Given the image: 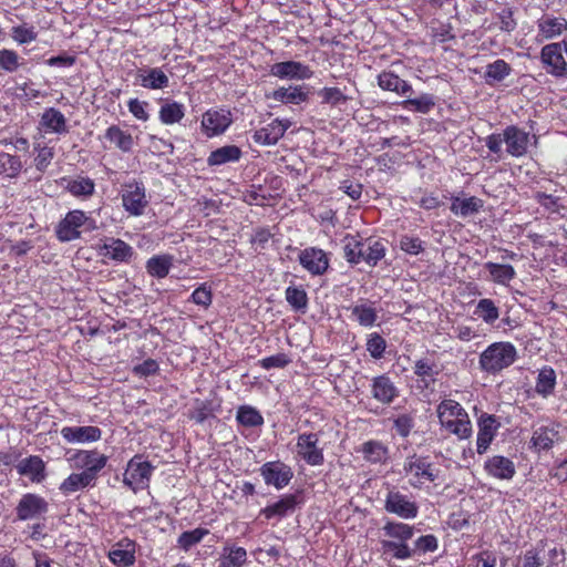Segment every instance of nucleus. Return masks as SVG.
<instances>
[{"label":"nucleus","mask_w":567,"mask_h":567,"mask_svg":"<svg viewBox=\"0 0 567 567\" xmlns=\"http://www.w3.org/2000/svg\"><path fill=\"white\" fill-rule=\"evenodd\" d=\"M439 420L446 430L458 439H468L472 435V425L468 414L454 400H443L436 409Z\"/></svg>","instance_id":"nucleus-1"},{"label":"nucleus","mask_w":567,"mask_h":567,"mask_svg":"<svg viewBox=\"0 0 567 567\" xmlns=\"http://www.w3.org/2000/svg\"><path fill=\"white\" fill-rule=\"evenodd\" d=\"M517 358L516 348L509 342H495L480 355V367L487 373H497L512 365Z\"/></svg>","instance_id":"nucleus-2"},{"label":"nucleus","mask_w":567,"mask_h":567,"mask_svg":"<svg viewBox=\"0 0 567 567\" xmlns=\"http://www.w3.org/2000/svg\"><path fill=\"white\" fill-rule=\"evenodd\" d=\"M81 227L85 231H91L96 229V223L82 210L69 212L58 225L56 236L61 241H72L80 237Z\"/></svg>","instance_id":"nucleus-3"},{"label":"nucleus","mask_w":567,"mask_h":567,"mask_svg":"<svg viewBox=\"0 0 567 567\" xmlns=\"http://www.w3.org/2000/svg\"><path fill=\"white\" fill-rule=\"evenodd\" d=\"M122 202L126 212L133 216H141L148 204L143 184L138 182L126 184Z\"/></svg>","instance_id":"nucleus-4"},{"label":"nucleus","mask_w":567,"mask_h":567,"mask_svg":"<svg viewBox=\"0 0 567 567\" xmlns=\"http://www.w3.org/2000/svg\"><path fill=\"white\" fill-rule=\"evenodd\" d=\"M540 58L549 74L556 78H567V63L563 55L561 43H549L543 47Z\"/></svg>","instance_id":"nucleus-5"},{"label":"nucleus","mask_w":567,"mask_h":567,"mask_svg":"<svg viewBox=\"0 0 567 567\" xmlns=\"http://www.w3.org/2000/svg\"><path fill=\"white\" fill-rule=\"evenodd\" d=\"M260 474L267 485L277 489L286 487L293 477L292 470L280 461L267 462L260 467Z\"/></svg>","instance_id":"nucleus-6"},{"label":"nucleus","mask_w":567,"mask_h":567,"mask_svg":"<svg viewBox=\"0 0 567 567\" xmlns=\"http://www.w3.org/2000/svg\"><path fill=\"white\" fill-rule=\"evenodd\" d=\"M319 435L317 433L299 434L297 440L298 454L309 465H321L324 461L323 452L318 447Z\"/></svg>","instance_id":"nucleus-7"},{"label":"nucleus","mask_w":567,"mask_h":567,"mask_svg":"<svg viewBox=\"0 0 567 567\" xmlns=\"http://www.w3.org/2000/svg\"><path fill=\"white\" fill-rule=\"evenodd\" d=\"M48 502L43 497L32 493L24 494L16 507L17 517L20 520L38 518L48 513Z\"/></svg>","instance_id":"nucleus-8"},{"label":"nucleus","mask_w":567,"mask_h":567,"mask_svg":"<svg viewBox=\"0 0 567 567\" xmlns=\"http://www.w3.org/2000/svg\"><path fill=\"white\" fill-rule=\"evenodd\" d=\"M298 260L300 265L312 276H321L329 268V258L327 254L317 247H308L299 252Z\"/></svg>","instance_id":"nucleus-9"},{"label":"nucleus","mask_w":567,"mask_h":567,"mask_svg":"<svg viewBox=\"0 0 567 567\" xmlns=\"http://www.w3.org/2000/svg\"><path fill=\"white\" fill-rule=\"evenodd\" d=\"M403 470L406 474L413 475L416 483L422 484L424 481L434 482L437 478L439 471L433 468L427 457L413 454L406 457Z\"/></svg>","instance_id":"nucleus-10"},{"label":"nucleus","mask_w":567,"mask_h":567,"mask_svg":"<svg viewBox=\"0 0 567 567\" xmlns=\"http://www.w3.org/2000/svg\"><path fill=\"white\" fill-rule=\"evenodd\" d=\"M231 113L228 110H208L203 114L202 127L207 136L224 133L231 124Z\"/></svg>","instance_id":"nucleus-11"},{"label":"nucleus","mask_w":567,"mask_h":567,"mask_svg":"<svg viewBox=\"0 0 567 567\" xmlns=\"http://www.w3.org/2000/svg\"><path fill=\"white\" fill-rule=\"evenodd\" d=\"M384 508L389 513L396 514L402 518H414L417 515V505L411 502L406 495L398 491H390L386 495Z\"/></svg>","instance_id":"nucleus-12"},{"label":"nucleus","mask_w":567,"mask_h":567,"mask_svg":"<svg viewBox=\"0 0 567 567\" xmlns=\"http://www.w3.org/2000/svg\"><path fill=\"white\" fill-rule=\"evenodd\" d=\"M73 460L78 468H83V472L97 480L99 473L106 465L107 456L97 451H79Z\"/></svg>","instance_id":"nucleus-13"},{"label":"nucleus","mask_w":567,"mask_h":567,"mask_svg":"<svg viewBox=\"0 0 567 567\" xmlns=\"http://www.w3.org/2000/svg\"><path fill=\"white\" fill-rule=\"evenodd\" d=\"M270 74L279 79L306 80L310 79L313 72L301 62L285 61L271 65Z\"/></svg>","instance_id":"nucleus-14"},{"label":"nucleus","mask_w":567,"mask_h":567,"mask_svg":"<svg viewBox=\"0 0 567 567\" xmlns=\"http://www.w3.org/2000/svg\"><path fill=\"white\" fill-rule=\"evenodd\" d=\"M300 503V493L286 494L281 496L276 503L262 508L260 511V515L265 516L267 519H271L274 517L284 518L292 514Z\"/></svg>","instance_id":"nucleus-15"},{"label":"nucleus","mask_w":567,"mask_h":567,"mask_svg":"<svg viewBox=\"0 0 567 567\" xmlns=\"http://www.w3.org/2000/svg\"><path fill=\"white\" fill-rule=\"evenodd\" d=\"M504 141L507 153L512 156L519 157L527 152L529 136L528 133L512 125L504 130Z\"/></svg>","instance_id":"nucleus-16"},{"label":"nucleus","mask_w":567,"mask_h":567,"mask_svg":"<svg viewBox=\"0 0 567 567\" xmlns=\"http://www.w3.org/2000/svg\"><path fill=\"white\" fill-rule=\"evenodd\" d=\"M371 393L377 401L383 404H391L399 396L398 388L385 374L372 379Z\"/></svg>","instance_id":"nucleus-17"},{"label":"nucleus","mask_w":567,"mask_h":567,"mask_svg":"<svg viewBox=\"0 0 567 567\" xmlns=\"http://www.w3.org/2000/svg\"><path fill=\"white\" fill-rule=\"evenodd\" d=\"M62 437L69 443H89L101 439L102 431L97 426H64Z\"/></svg>","instance_id":"nucleus-18"},{"label":"nucleus","mask_w":567,"mask_h":567,"mask_svg":"<svg viewBox=\"0 0 567 567\" xmlns=\"http://www.w3.org/2000/svg\"><path fill=\"white\" fill-rule=\"evenodd\" d=\"M498 423L494 415L484 414L478 420V433L476 441V450L478 454H484L492 443Z\"/></svg>","instance_id":"nucleus-19"},{"label":"nucleus","mask_w":567,"mask_h":567,"mask_svg":"<svg viewBox=\"0 0 567 567\" xmlns=\"http://www.w3.org/2000/svg\"><path fill=\"white\" fill-rule=\"evenodd\" d=\"M153 466L147 461H142L140 456H134L127 465L124 483L132 486L133 484H143L150 480Z\"/></svg>","instance_id":"nucleus-20"},{"label":"nucleus","mask_w":567,"mask_h":567,"mask_svg":"<svg viewBox=\"0 0 567 567\" xmlns=\"http://www.w3.org/2000/svg\"><path fill=\"white\" fill-rule=\"evenodd\" d=\"M484 468L489 475L499 480H512L516 473L514 462L502 455L489 457L485 462Z\"/></svg>","instance_id":"nucleus-21"},{"label":"nucleus","mask_w":567,"mask_h":567,"mask_svg":"<svg viewBox=\"0 0 567 567\" xmlns=\"http://www.w3.org/2000/svg\"><path fill=\"white\" fill-rule=\"evenodd\" d=\"M18 473L40 483L45 477V464L40 456L31 455L21 460L17 465Z\"/></svg>","instance_id":"nucleus-22"},{"label":"nucleus","mask_w":567,"mask_h":567,"mask_svg":"<svg viewBox=\"0 0 567 567\" xmlns=\"http://www.w3.org/2000/svg\"><path fill=\"white\" fill-rule=\"evenodd\" d=\"M102 249L104 250V257L120 262H127L133 256V248L117 238H106Z\"/></svg>","instance_id":"nucleus-23"},{"label":"nucleus","mask_w":567,"mask_h":567,"mask_svg":"<svg viewBox=\"0 0 567 567\" xmlns=\"http://www.w3.org/2000/svg\"><path fill=\"white\" fill-rule=\"evenodd\" d=\"M378 85L384 91L395 92L401 96H411L413 92L412 86L392 71L381 72L378 76Z\"/></svg>","instance_id":"nucleus-24"},{"label":"nucleus","mask_w":567,"mask_h":567,"mask_svg":"<svg viewBox=\"0 0 567 567\" xmlns=\"http://www.w3.org/2000/svg\"><path fill=\"white\" fill-rule=\"evenodd\" d=\"M452 203L450 206L451 212L463 218L477 214L483 207V200L476 196L467 198H461L458 196H452Z\"/></svg>","instance_id":"nucleus-25"},{"label":"nucleus","mask_w":567,"mask_h":567,"mask_svg":"<svg viewBox=\"0 0 567 567\" xmlns=\"http://www.w3.org/2000/svg\"><path fill=\"white\" fill-rule=\"evenodd\" d=\"M285 135V127L281 126V120L276 118L270 124L254 134V141L262 145H275Z\"/></svg>","instance_id":"nucleus-26"},{"label":"nucleus","mask_w":567,"mask_h":567,"mask_svg":"<svg viewBox=\"0 0 567 567\" xmlns=\"http://www.w3.org/2000/svg\"><path fill=\"white\" fill-rule=\"evenodd\" d=\"M567 30V20L561 17L544 16L538 20L539 35L553 39Z\"/></svg>","instance_id":"nucleus-27"},{"label":"nucleus","mask_w":567,"mask_h":567,"mask_svg":"<svg viewBox=\"0 0 567 567\" xmlns=\"http://www.w3.org/2000/svg\"><path fill=\"white\" fill-rule=\"evenodd\" d=\"M241 150L236 145H225L213 151L208 158L209 166H219L227 163L238 162L241 157Z\"/></svg>","instance_id":"nucleus-28"},{"label":"nucleus","mask_w":567,"mask_h":567,"mask_svg":"<svg viewBox=\"0 0 567 567\" xmlns=\"http://www.w3.org/2000/svg\"><path fill=\"white\" fill-rule=\"evenodd\" d=\"M96 480L85 472L72 473L66 477L60 485V491L68 495L80 489H84L89 486H94Z\"/></svg>","instance_id":"nucleus-29"},{"label":"nucleus","mask_w":567,"mask_h":567,"mask_svg":"<svg viewBox=\"0 0 567 567\" xmlns=\"http://www.w3.org/2000/svg\"><path fill=\"white\" fill-rule=\"evenodd\" d=\"M111 561L118 567H128L135 563V546L134 543L127 540L126 546L120 543L109 553Z\"/></svg>","instance_id":"nucleus-30"},{"label":"nucleus","mask_w":567,"mask_h":567,"mask_svg":"<svg viewBox=\"0 0 567 567\" xmlns=\"http://www.w3.org/2000/svg\"><path fill=\"white\" fill-rule=\"evenodd\" d=\"M138 81L143 87L151 90L165 89L168 86V76L158 68L150 69L147 72H138Z\"/></svg>","instance_id":"nucleus-31"},{"label":"nucleus","mask_w":567,"mask_h":567,"mask_svg":"<svg viewBox=\"0 0 567 567\" xmlns=\"http://www.w3.org/2000/svg\"><path fill=\"white\" fill-rule=\"evenodd\" d=\"M303 89L302 85L279 87L271 93V97L281 103L299 104L308 100V92Z\"/></svg>","instance_id":"nucleus-32"},{"label":"nucleus","mask_w":567,"mask_h":567,"mask_svg":"<svg viewBox=\"0 0 567 567\" xmlns=\"http://www.w3.org/2000/svg\"><path fill=\"white\" fill-rule=\"evenodd\" d=\"M556 386V372L551 367H544L539 370L535 391L543 398H548L554 393Z\"/></svg>","instance_id":"nucleus-33"},{"label":"nucleus","mask_w":567,"mask_h":567,"mask_svg":"<svg viewBox=\"0 0 567 567\" xmlns=\"http://www.w3.org/2000/svg\"><path fill=\"white\" fill-rule=\"evenodd\" d=\"M413 372L416 377L421 378L425 386L434 383L436 375L441 372L439 365L429 358H423L415 361Z\"/></svg>","instance_id":"nucleus-34"},{"label":"nucleus","mask_w":567,"mask_h":567,"mask_svg":"<svg viewBox=\"0 0 567 567\" xmlns=\"http://www.w3.org/2000/svg\"><path fill=\"white\" fill-rule=\"evenodd\" d=\"M41 125L53 133H65L66 121L64 115L56 109H47L41 116Z\"/></svg>","instance_id":"nucleus-35"},{"label":"nucleus","mask_w":567,"mask_h":567,"mask_svg":"<svg viewBox=\"0 0 567 567\" xmlns=\"http://www.w3.org/2000/svg\"><path fill=\"white\" fill-rule=\"evenodd\" d=\"M484 267L489 272V279L497 285H508L516 276V271L512 265L488 261Z\"/></svg>","instance_id":"nucleus-36"},{"label":"nucleus","mask_w":567,"mask_h":567,"mask_svg":"<svg viewBox=\"0 0 567 567\" xmlns=\"http://www.w3.org/2000/svg\"><path fill=\"white\" fill-rule=\"evenodd\" d=\"M557 439L558 431L555 426H542L534 431L532 442L537 450L547 451Z\"/></svg>","instance_id":"nucleus-37"},{"label":"nucleus","mask_w":567,"mask_h":567,"mask_svg":"<svg viewBox=\"0 0 567 567\" xmlns=\"http://www.w3.org/2000/svg\"><path fill=\"white\" fill-rule=\"evenodd\" d=\"M173 266V257L169 255H158L150 258L146 262L147 272L156 278H165Z\"/></svg>","instance_id":"nucleus-38"},{"label":"nucleus","mask_w":567,"mask_h":567,"mask_svg":"<svg viewBox=\"0 0 567 567\" xmlns=\"http://www.w3.org/2000/svg\"><path fill=\"white\" fill-rule=\"evenodd\" d=\"M512 68L507 62L502 59L494 61L486 65V70L484 73L485 82L489 85L503 81L507 75H509Z\"/></svg>","instance_id":"nucleus-39"},{"label":"nucleus","mask_w":567,"mask_h":567,"mask_svg":"<svg viewBox=\"0 0 567 567\" xmlns=\"http://www.w3.org/2000/svg\"><path fill=\"white\" fill-rule=\"evenodd\" d=\"M247 560V551L243 547H224L219 567H241Z\"/></svg>","instance_id":"nucleus-40"},{"label":"nucleus","mask_w":567,"mask_h":567,"mask_svg":"<svg viewBox=\"0 0 567 567\" xmlns=\"http://www.w3.org/2000/svg\"><path fill=\"white\" fill-rule=\"evenodd\" d=\"M66 189L75 197H90L95 189L94 182L84 176L68 181Z\"/></svg>","instance_id":"nucleus-41"},{"label":"nucleus","mask_w":567,"mask_h":567,"mask_svg":"<svg viewBox=\"0 0 567 567\" xmlns=\"http://www.w3.org/2000/svg\"><path fill=\"white\" fill-rule=\"evenodd\" d=\"M236 420L240 425L246 427H256L262 425L264 423V417L260 412L250 405L239 406L236 414Z\"/></svg>","instance_id":"nucleus-42"},{"label":"nucleus","mask_w":567,"mask_h":567,"mask_svg":"<svg viewBox=\"0 0 567 567\" xmlns=\"http://www.w3.org/2000/svg\"><path fill=\"white\" fill-rule=\"evenodd\" d=\"M105 137L123 152H130L133 147L132 135L122 131L116 125L107 128Z\"/></svg>","instance_id":"nucleus-43"},{"label":"nucleus","mask_w":567,"mask_h":567,"mask_svg":"<svg viewBox=\"0 0 567 567\" xmlns=\"http://www.w3.org/2000/svg\"><path fill=\"white\" fill-rule=\"evenodd\" d=\"M474 315L485 323L493 324L499 317V310L492 299H481L477 302Z\"/></svg>","instance_id":"nucleus-44"},{"label":"nucleus","mask_w":567,"mask_h":567,"mask_svg":"<svg viewBox=\"0 0 567 567\" xmlns=\"http://www.w3.org/2000/svg\"><path fill=\"white\" fill-rule=\"evenodd\" d=\"M362 257L361 261H365L370 266H375L385 255L383 244L378 240L362 243Z\"/></svg>","instance_id":"nucleus-45"},{"label":"nucleus","mask_w":567,"mask_h":567,"mask_svg":"<svg viewBox=\"0 0 567 567\" xmlns=\"http://www.w3.org/2000/svg\"><path fill=\"white\" fill-rule=\"evenodd\" d=\"M184 105L177 102L165 103L159 110V120L164 124L178 123L184 117Z\"/></svg>","instance_id":"nucleus-46"},{"label":"nucleus","mask_w":567,"mask_h":567,"mask_svg":"<svg viewBox=\"0 0 567 567\" xmlns=\"http://www.w3.org/2000/svg\"><path fill=\"white\" fill-rule=\"evenodd\" d=\"M287 302L296 310L305 312L308 307V296L303 288L289 286L285 292Z\"/></svg>","instance_id":"nucleus-47"},{"label":"nucleus","mask_w":567,"mask_h":567,"mask_svg":"<svg viewBox=\"0 0 567 567\" xmlns=\"http://www.w3.org/2000/svg\"><path fill=\"white\" fill-rule=\"evenodd\" d=\"M364 458L371 463H381L386 458L388 449L379 441H369L362 445Z\"/></svg>","instance_id":"nucleus-48"},{"label":"nucleus","mask_w":567,"mask_h":567,"mask_svg":"<svg viewBox=\"0 0 567 567\" xmlns=\"http://www.w3.org/2000/svg\"><path fill=\"white\" fill-rule=\"evenodd\" d=\"M408 99L403 102L404 109L412 110L420 113H427L435 105L434 96L432 94H422L419 97Z\"/></svg>","instance_id":"nucleus-49"},{"label":"nucleus","mask_w":567,"mask_h":567,"mask_svg":"<svg viewBox=\"0 0 567 567\" xmlns=\"http://www.w3.org/2000/svg\"><path fill=\"white\" fill-rule=\"evenodd\" d=\"M208 529L195 528L193 530L184 532L179 535L177 544L184 550H189L194 545L202 542V539L208 534Z\"/></svg>","instance_id":"nucleus-50"},{"label":"nucleus","mask_w":567,"mask_h":567,"mask_svg":"<svg viewBox=\"0 0 567 567\" xmlns=\"http://www.w3.org/2000/svg\"><path fill=\"white\" fill-rule=\"evenodd\" d=\"M383 530L386 536L405 542L413 536V528L403 523H388Z\"/></svg>","instance_id":"nucleus-51"},{"label":"nucleus","mask_w":567,"mask_h":567,"mask_svg":"<svg viewBox=\"0 0 567 567\" xmlns=\"http://www.w3.org/2000/svg\"><path fill=\"white\" fill-rule=\"evenodd\" d=\"M352 316L355 317L357 321L364 327L373 326L377 321V312L373 308L365 305H358L351 309Z\"/></svg>","instance_id":"nucleus-52"},{"label":"nucleus","mask_w":567,"mask_h":567,"mask_svg":"<svg viewBox=\"0 0 567 567\" xmlns=\"http://www.w3.org/2000/svg\"><path fill=\"white\" fill-rule=\"evenodd\" d=\"M344 257L351 264L361 262L362 252V241L355 239L354 237L346 238V243L343 246Z\"/></svg>","instance_id":"nucleus-53"},{"label":"nucleus","mask_w":567,"mask_h":567,"mask_svg":"<svg viewBox=\"0 0 567 567\" xmlns=\"http://www.w3.org/2000/svg\"><path fill=\"white\" fill-rule=\"evenodd\" d=\"M381 544L384 553H392L393 557L398 559L410 558L414 551L404 542L382 540Z\"/></svg>","instance_id":"nucleus-54"},{"label":"nucleus","mask_w":567,"mask_h":567,"mask_svg":"<svg viewBox=\"0 0 567 567\" xmlns=\"http://www.w3.org/2000/svg\"><path fill=\"white\" fill-rule=\"evenodd\" d=\"M318 94L322 99L323 104H330L332 106H337L349 100L338 87H323Z\"/></svg>","instance_id":"nucleus-55"},{"label":"nucleus","mask_w":567,"mask_h":567,"mask_svg":"<svg viewBox=\"0 0 567 567\" xmlns=\"http://www.w3.org/2000/svg\"><path fill=\"white\" fill-rule=\"evenodd\" d=\"M386 348V342L382 336L373 332L369 336L367 350L373 359H381Z\"/></svg>","instance_id":"nucleus-56"},{"label":"nucleus","mask_w":567,"mask_h":567,"mask_svg":"<svg viewBox=\"0 0 567 567\" xmlns=\"http://www.w3.org/2000/svg\"><path fill=\"white\" fill-rule=\"evenodd\" d=\"M20 58L17 52L9 49L0 50V68L7 72H14L20 66Z\"/></svg>","instance_id":"nucleus-57"},{"label":"nucleus","mask_w":567,"mask_h":567,"mask_svg":"<svg viewBox=\"0 0 567 567\" xmlns=\"http://www.w3.org/2000/svg\"><path fill=\"white\" fill-rule=\"evenodd\" d=\"M190 300L197 306L208 308L212 305V300H213V295H212L210 288L207 287L206 284H203L202 286H199L198 288H196L193 291V293L190 296Z\"/></svg>","instance_id":"nucleus-58"},{"label":"nucleus","mask_w":567,"mask_h":567,"mask_svg":"<svg viewBox=\"0 0 567 567\" xmlns=\"http://www.w3.org/2000/svg\"><path fill=\"white\" fill-rule=\"evenodd\" d=\"M22 167L21 161L16 155L0 153V171L11 172V176L17 175Z\"/></svg>","instance_id":"nucleus-59"},{"label":"nucleus","mask_w":567,"mask_h":567,"mask_svg":"<svg viewBox=\"0 0 567 567\" xmlns=\"http://www.w3.org/2000/svg\"><path fill=\"white\" fill-rule=\"evenodd\" d=\"M38 33L33 27L28 28L25 24L12 28V38L20 44L30 43L37 39Z\"/></svg>","instance_id":"nucleus-60"},{"label":"nucleus","mask_w":567,"mask_h":567,"mask_svg":"<svg viewBox=\"0 0 567 567\" xmlns=\"http://www.w3.org/2000/svg\"><path fill=\"white\" fill-rule=\"evenodd\" d=\"M414 426V419L410 414H400L393 421V427L396 433L402 436H409L411 430Z\"/></svg>","instance_id":"nucleus-61"},{"label":"nucleus","mask_w":567,"mask_h":567,"mask_svg":"<svg viewBox=\"0 0 567 567\" xmlns=\"http://www.w3.org/2000/svg\"><path fill=\"white\" fill-rule=\"evenodd\" d=\"M290 358L286 353H277L275 355L261 359L259 364L265 370H270L274 368H285L290 363Z\"/></svg>","instance_id":"nucleus-62"},{"label":"nucleus","mask_w":567,"mask_h":567,"mask_svg":"<svg viewBox=\"0 0 567 567\" xmlns=\"http://www.w3.org/2000/svg\"><path fill=\"white\" fill-rule=\"evenodd\" d=\"M38 150V155L34 158L35 167L38 171L44 172L54 157V151L48 146L39 147Z\"/></svg>","instance_id":"nucleus-63"},{"label":"nucleus","mask_w":567,"mask_h":567,"mask_svg":"<svg viewBox=\"0 0 567 567\" xmlns=\"http://www.w3.org/2000/svg\"><path fill=\"white\" fill-rule=\"evenodd\" d=\"M400 247L408 254L417 255L423 250L422 240L417 237L402 236Z\"/></svg>","instance_id":"nucleus-64"}]
</instances>
